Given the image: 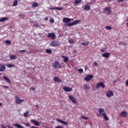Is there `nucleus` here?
Masks as SVG:
<instances>
[{
	"label": "nucleus",
	"mask_w": 128,
	"mask_h": 128,
	"mask_svg": "<svg viewBox=\"0 0 128 128\" xmlns=\"http://www.w3.org/2000/svg\"><path fill=\"white\" fill-rule=\"evenodd\" d=\"M2 86H3V88H6V89L8 88V86H6L4 85Z\"/></svg>",
	"instance_id": "nucleus-49"
},
{
	"label": "nucleus",
	"mask_w": 128,
	"mask_h": 128,
	"mask_svg": "<svg viewBox=\"0 0 128 128\" xmlns=\"http://www.w3.org/2000/svg\"><path fill=\"white\" fill-rule=\"evenodd\" d=\"M88 70V66H85V68H84V70Z\"/></svg>",
	"instance_id": "nucleus-54"
},
{
	"label": "nucleus",
	"mask_w": 128,
	"mask_h": 128,
	"mask_svg": "<svg viewBox=\"0 0 128 128\" xmlns=\"http://www.w3.org/2000/svg\"><path fill=\"white\" fill-rule=\"evenodd\" d=\"M10 60H16V56L15 55H11L10 56Z\"/></svg>",
	"instance_id": "nucleus-28"
},
{
	"label": "nucleus",
	"mask_w": 128,
	"mask_h": 128,
	"mask_svg": "<svg viewBox=\"0 0 128 128\" xmlns=\"http://www.w3.org/2000/svg\"><path fill=\"white\" fill-rule=\"evenodd\" d=\"M32 90H36V88H34V86L32 87Z\"/></svg>",
	"instance_id": "nucleus-51"
},
{
	"label": "nucleus",
	"mask_w": 128,
	"mask_h": 128,
	"mask_svg": "<svg viewBox=\"0 0 128 128\" xmlns=\"http://www.w3.org/2000/svg\"><path fill=\"white\" fill-rule=\"evenodd\" d=\"M50 44L51 46H60V41L53 40L51 42Z\"/></svg>",
	"instance_id": "nucleus-3"
},
{
	"label": "nucleus",
	"mask_w": 128,
	"mask_h": 128,
	"mask_svg": "<svg viewBox=\"0 0 128 128\" xmlns=\"http://www.w3.org/2000/svg\"><path fill=\"white\" fill-rule=\"evenodd\" d=\"M122 42H120L118 44L119 46H122Z\"/></svg>",
	"instance_id": "nucleus-58"
},
{
	"label": "nucleus",
	"mask_w": 128,
	"mask_h": 128,
	"mask_svg": "<svg viewBox=\"0 0 128 128\" xmlns=\"http://www.w3.org/2000/svg\"><path fill=\"white\" fill-rule=\"evenodd\" d=\"M20 52H26V50H20Z\"/></svg>",
	"instance_id": "nucleus-46"
},
{
	"label": "nucleus",
	"mask_w": 128,
	"mask_h": 128,
	"mask_svg": "<svg viewBox=\"0 0 128 128\" xmlns=\"http://www.w3.org/2000/svg\"><path fill=\"white\" fill-rule=\"evenodd\" d=\"M7 128H11L10 126H7Z\"/></svg>",
	"instance_id": "nucleus-60"
},
{
	"label": "nucleus",
	"mask_w": 128,
	"mask_h": 128,
	"mask_svg": "<svg viewBox=\"0 0 128 128\" xmlns=\"http://www.w3.org/2000/svg\"><path fill=\"white\" fill-rule=\"evenodd\" d=\"M84 88L85 90H90V86H88L86 84H85L84 86Z\"/></svg>",
	"instance_id": "nucleus-32"
},
{
	"label": "nucleus",
	"mask_w": 128,
	"mask_h": 128,
	"mask_svg": "<svg viewBox=\"0 0 128 128\" xmlns=\"http://www.w3.org/2000/svg\"><path fill=\"white\" fill-rule=\"evenodd\" d=\"M106 30H112V26H106Z\"/></svg>",
	"instance_id": "nucleus-36"
},
{
	"label": "nucleus",
	"mask_w": 128,
	"mask_h": 128,
	"mask_svg": "<svg viewBox=\"0 0 128 128\" xmlns=\"http://www.w3.org/2000/svg\"><path fill=\"white\" fill-rule=\"evenodd\" d=\"M123 46H128V43L126 42H122Z\"/></svg>",
	"instance_id": "nucleus-48"
},
{
	"label": "nucleus",
	"mask_w": 128,
	"mask_h": 128,
	"mask_svg": "<svg viewBox=\"0 0 128 128\" xmlns=\"http://www.w3.org/2000/svg\"><path fill=\"white\" fill-rule=\"evenodd\" d=\"M108 2H110L112 0H107Z\"/></svg>",
	"instance_id": "nucleus-61"
},
{
	"label": "nucleus",
	"mask_w": 128,
	"mask_h": 128,
	"mask_svg": "<svg viewBox=\"0 0 128 128\" xmlns=\"http://www.w3.org/2000/svg\"><path fill=\"white\" fill-rule=\"evenodd\" d=\"M44 20H48V17L45 18Z\"/></svg>",
	"instance_id": "nucleus-53"
},
{
	"label": "nucleus",
	"mask_w": 128,
	"mask_h": 128,
	"mask_svg": "<svg viewBox=\"0 0 128 128\" xmlns=\"http://www.w3.org/2000/svg\"><path fill=\"white\" fill-rule=\"evenodd\" d=\"M71 20L72 19L70 18H63V22H64V24H69Z\"/></svg>",
	"instance_id": "nucleus-13"
},
{
	"label": "nucleus",
	"mask_w": 128,
	"mask_h": 128,
	"mask_svg": "<svg viewBox=\"0 0 128 128\" xmlns=\"http://www.w3.org/2000/svg\"><path fill=\"white\" fill-rule=\"evenodd\" d=\"M3 78L4 80L6 82H8V84H11L12 82H10V80L8 79V78L6 77V76H4Z\"/></svg>",
	"instance_id": "nucleus-18"
},
{
	"label": "nucleus",
	"mask_w": 128,
	"mask_h": 128,
	"mask_svg": "<svg viewBox=\"0 0 128 128\" xmlns=\"http://www.w3.org/2000/svg\"><path fill=\"white\" fill-rule=\"evenodd\" d=\"M77 22H78H78H82V20H77Z\"/></svg>",
	"instance_id": "nucleus-56"
},
{
	"label": "nucleus",
	"mask_w": 128,
	"mask_h": 128,
	"mask_svg": "<svg viewBox=\"0 0 128 128\" xmlns=\"http://www.w3.org/2000/svg\"><path fill=\"white\" fill-rule=\"evenodd\" d=\"M68 98L72 102L73 104H76V101L74 97L72 95L69 96Z\"/></svg>",
	"instance_id": "nucleus-12"
},
{
	"label": "nucleus",
	"mask_w": 128,
	"mask_h": 128,
	"mask_svg": "<svg viewBox=\"0 0 128 128\" xmlns=\"http://www.w3.org/2000/svg\"><path fill=\"white\" fill-rule=\"evenodd\" d=\"M56 122H60V124H65L66 126H68V122H64L59 118L56 119Z\"/></svg>",
	"instance_id": "nucleus-11"
},
{
	"label": "nucleus",
	"mask_w": 128,
	"mask_h": 128,
	"mask_svg": "<svg viewBox=\"0 0 128 128\" xmlns=\"http://www.w3.org/2000/svg\"><path fill=\"white\" fill-rule=\"evenodd\" d=\"M98 112L100 116H103L105 120H108V117L106 116V111H104V108H99Z\"/></svg>",
	"instance_id": "nucleus-1"
},
{
	"label": "nucleus",
	"mask_w": 128,
	"mask_h": 128,
	"mask_svg": "<svg viewBox=\"0 0 128 128\" xmlns=\"http://www.w3.org/2000/svg\"><path fill=\"white\" fill-rule=\"evenodd\" d=\"M88 44H90V42H82V46H88Z\"/></svg>",
	"instance_id": "nucleus-35"
},
{
	"label": "nucleus",
	"mask_w": 128,
	"mask_h": 128,
	"mask_svg": "<svg viewBox=\"0 0 128 128\" xmlns=\"http://www.w3.org/2000/svg\"><path fill=\"white\" fill-rule=\"evenodd\" d=\"M67 26H74V22H72L71 23H68V24H66Z\"/></svg>",
	"instance_id": "nucleus-30"
},
{
	"label": "nucleus",
	"mask_w": 128,
	"mask_h": 128,
	"mask_svg": "<svg viewBox=\"0 0 128 128\" xmlns=\"http://www.w3.org/2000/svg\"><path fill=\"white\" fill-rule=\"evenodd\" d=\"M78 72H80V74H82V72H84V70H82V68L78 69Z\"/></svg>",
	"instance_id": "nucleus-37"
},
{
	"label": "nucleus",
	"mask_w": 128,
	"mask_h": 128,
	"mask_svg": "<svg viewBox=\"0 0 128 128\" xmlns=\"http://www.w3.org/2000/svg\"><path fill=\"white\" fill-rule=\"evenodd\" d=\"M49 10H56V7L55 8H51V7H50L48 8Z\"/></svg>",
	"instance_id": "nucleus-42"
},
{
	"label": "nucleus",
	"mask_w": 128,
	"mask_h": 128,
	"mask_svg": "<svg viewBox=\"0 0 128 128\" xmlns=\"http://www.w3.org/2000/svg\"><path fill=\"white\" fill-rule=\"evenodd\" d=\"M18 0H14L12 4L13 6H18Z\"/></svg>",
	"instance_id": "nucleus-27"
},
{
	"label": "nucleus",
	"mask_w": 128,
	"mask_h": 128,
	"mask_svg": "<svg viewBox=\"0 0 128 128\" xmlns=\"http://www.w3.org/2000/svg\"><path fill=\"white\" fill-rule=\"evenodd\" d=\"M28 114H30V111H26L24 113V116L25 118H28Z\"/></svg>",
	"instance_id": "nucleus-26"
},
{
	"label": "nucleus",
	"mask_w": 128,
	"mask_h": 128,
	"mask_svg": "<svg viewBox=\"0 0 128 128\" xmlns=\"http://www.w3.org/2000/svg\"><path fill=\"white\" fill-rule=\"evenodd\" d=\"M48 38H50L52 40H54L56 38V34L54 33H48Z\"/></svg>",
	"instance_id": "nucleus-7"
},
{
	"label": "nucleus",
	"mask_w": 128,
	"mask_h": 128,
	"mask_svg": "<svg viewBox=\"0 0 128 128\" xmlns=\"http://www.w3.org/2000/svg\"><path fill=\"white\" fill-rule=\"evenodd\" d=\"M102 88H106V86H104V84L102 82H100L98 83L96 85V88H98L100 87Z\"/></svg>",
	"instance_id": "nucleus-6"
},
{
	"label": "nucleus",
	"mask_w": 128,
	"mask_h": 128,
	"mask_svg": "<svg viewBox=\"0 0 128 128\" xmlns=\"http://www.w3.org/2000/svg\"><path fill=\"white\" fill-rule=\"evenodd\" d=\"M54 80L56 82H62V80L60 79L58 77H54Z\"/></svg>",
	"instance_id": "nucleus-16"
},
{
	"label": "nucleus",
	"mask_w": 128,
	"mask_h": 128,
	"mask_svg": "<svg viewBox=\"0 0 128 128\" xmlns=\"http://www.w3.org/2000/svg\"><path fill=\"white\" fill-rule=\"evenodd\" d=\"M15 98L16 104H22V102L24 100L20 99V97H18V96H16Z\"/></svg>",
	"instance_id": "nucleus-4"
},
{
	"label": "nucleus",
	"mask_w": 128,
	"mask_h": 128,
	"mask_svg": "<svg viewBox=\"0 0 128 128\" xmlns=\"http://www.w3.org/2000/svg\"><path fill=\"white\" fill-rule=\"evenodd\" d=\"M102 58H110V53L108 52H106L103 54H102Z\"/></svg>",
	"instance_id": "nucleus-15"
},
{
	"label": "nucleus",
	"mask_w": 128,
	"mask_h": 128,
	"mask_svg": "<svg viewBox=\"0 0 128 128\" xmlns=\"http://www.w3.org/2000/svg\"><path fill=\"white\" fill-rule=\"evenodd\" d=\"M7 68H14L16 66L14 64H6Z\"/></svg>",
	"instance_id": "nucleus-29"
},
{
	"label": "nucleus",
	"mask_w": 128,
	"mask_h": 128,
	"mask_svg": "<svg viewBox=\"0 0 128 128\" xmlns=\"http://www.w3.org/2000/svg\"><path fill=\"white\" fill-rule=\"evenodd\" d=\"M100 52H106L105 48H102L100 50Z\"/></svg>",
	"instance_id": "nucleus-38"
},
{
	"label": "nucleus",
	"mask_w": 128,
	"mask_h": 128,
	"mask_svg": "<svg viewBox=\"0 0 128 128\" xmlns=\"http://www.w3.org/2000/svg\"><path fill=\"white\" fill-rule=\"evenodd\" d=\"M62 58H64V62L65 63L68 62V58L66 56H62Z\"/></svg>",
	"instance_id": "nucleus-21"
},
{
	"label": "nucleus",
	"mask_w": 128,
	"mask_h": 128,
	"mask_svg": "<svg viewBox=\"0 0 128 128\" xmlns=\"http://www.w3.org/2000/svg\"><path fill=\"white\" fill-rule=\"evenodd\" d=\"M32 8H38V4L37 2H34L32 6Z\"/></svg>",
	"instance_id": "nucleus-24"
},
{
	"label": "nucleus",
	"mask_w": 128,
	"mask_h": 128,
	"mask_svg": "<svg viewBox=\"0 0 128 128\" xmlns=\"http://www.w3.org/2000/svg\"><path fill=\"white\" fill-rule=\"evenodd\" d=\"M52 68L55 69L62 68V64L58 63V61L56 60L53 64Z\"/></svg>",
	"instance_id": "nucleus-2"
},
{
	"label": "nucleus",
	"mask_w": 128,
	"mask_h": 128,
	"mask_svg": "<svg viewBox=\"0 0 128 128\" xmlns=\"http://www.w3.org/2000/svg\"><path fill=\"white\" fill-rule=\"evenodd\" d=\"M68 42L70 44H72L74 43V40L72 39L69 40Z\"/></svg>",
	"instance_id": "nucleus-31"
},
{
	"label": "nucleus",
	"mask_w": 128,
	"mask_h": 128,
	"mask_svg": "<svg viewBox=\"0 0 128 128\" xmlns=\"http://www.w3.org/2000/svg\"><path fill=\"white\" fill-rule=\"evenodd\" d=\"M56 10H64V8L62 7H56Z\"/></svg>",
	"instance_id": "nucleus-33"
},
{
	"label": "nucleus",
	"mask_w": 128,
	"mask_h": 128,
	"mask_svg": "<svg viewBox=\"0 0 128 128\" xmlns=\"http://www.w3.org/2000/svg\"><path fill=\"white\" fill-rule=\"evenodd\" d=\"M107 12V14H112V10H110V8L109 7L106 8L103 11V12Z\"/></svg>",
	"instance_id": "nucleus-10"
},
{
	"label": "nucleus",
	"mask_w": 128,
	"mask_h": 128,
	"mask_svg": "<svg viewBox=\"0 0 128 128\" xmlns=\"http://www.w3.org/2000/svg\"><path fill=\"white\" fill-rule=\"evenodd\" d=\"M8 20V18L7 17H2L0 18V22H6V20Z\"/></svg>",
	"instance_id": "nucleus-19"
},
{
	"label": "nucleus",
	"mask_w": 128,
	"mask_h": 128,
	"mask_svg": "<svg viewBox=\"0 0 128 128\" xmlns=\"http://www.w3.org/2000/svg\"><path fill=\"white\" fill-rule=\"evenodd\" d=\"M6 65H0V72H4L6 70Z\"/></svg>",
	"instance_id": "nucleus-17"
},
{
	"label": "nucleus",
	"mask_w": 128,
	"mask_h": 128,
	"mask_svg": "<svg viewBox=\"0 0 128 128\" xmlns=\"http://www.w3.org/2000/svg\"><path fill=\"white\" fill-rule=\"evenodd\" d=\"M84 9L86 10H90V6L86 5L84 7Z\"/></svg>",
	"instance_id": "nucleus-23"
},
{
	"label": "nucleus",
	"mask_w": 128,
	"mask_h": 128,
	"mask_svg": "<svg viewBox=\"0 0 128 128\" xmlns=\"http://www.w3.org/2000/svg\"><path fill=\"white\" fill-rule=\"evenodd\" d=\"M62 89L65 92H72V88L66 87V86H64Z\"/></svg>",
	"instance_id": "nucleus-14"
},
{
	"label": "nucleus",
	"mask_w": 128,
	"mask_h": 128,
	"mask_svg": "<svg viewBox=\"0 0 128 128\" xmlns=\"http://www.w3.org/2000/svg\"><path fill=\"white\" fill-rule=\"evenodd\" d=\"M30 128H38V127H36L34 126H32Z\"/></svg>",
	"instance_id": "nucleus-55"
},
{
	"label": "nucleus",
	"mask_w": 128,
	"mask_h": 128,
	"mask_svg": "<svg viewBox=\"0 0 128 128\" xmlns=\"http://www.w3.org/2000/svg\"><path fill=\"white\" fill-rule=\"evenodd\" d=\"M126 86H128V80L126 81Z\"/></svg>",
	"instance_id": "nucleus-47"
},
{
	"label": "nucleus",
	"mask_w": 128,
	"mask_h": 128,
	"mask_svg": "<svg viewBox=\"0 0 128 128\" xmlns=\"http://www.w3.org/2000/svg\"><path fill=\"white\" fill-rule=\"evenodd\" d=\"M96 116H100V114H96Z\"/></svg>",
	"instance_id": "nucleus-57"
},
{
	"label": "nucleus",
	"mask_w": 128,
	"mask_h": 128,
	"mask_svg": "<svg viewBox=\"0 0 128 128\" xmlns=\"http://www.w3.org/2000/svg\"><path fill=\"white\" fill-rule=\"evenodd\" d=\"M6 44H10V40H6Z\"/></svg>",
	"instance_id": "nucleus-40"
},
{
	"label": "nucleus",
	"mask_w": 128,
	"mask_h": 128,
	"mask_svg": "<svg viewBox=\"0 0 128 128\" xmlns=\"http://www.w3.org/2000/svg\"><path fill=\"white\" fill-rule=\"evenodd\" d=\"M55 128H64V127H62L60 126H58L56 127Z\"/></svg>",
	"instance_id": "nucleus-50"
},
{
	"label": "nucleus",
	"mask_w": 128,
	"mask_h": 128,
	"mask_svg": "<svg viewBox=\"0 0 128 128\" xmlns=\"http://www.w3.org/2000/svg\"><path fill=\"white\" fill-rule=\"evenodd\" d=\"M34 26L35 28H39L40 27V25H38V24H36L34 25Z\"/></svg>",
	"instance_id": "nucleus-45"
},
{
	"label": "nucleus",
	"mask_w": 128,
	"mask_h": 128,
	"mask_svg": "<svg viewBox=\"0 0 128 128\" xmlns=\"http://www.w3.org/2000/svg\"><path fill=\"white\" fill-rule=\"evenodd\" d=\"M50 22H51L52 24H54V20L52 18H51L50 19Z\"/></svg>",
	"instance_id": "nucleus-39"
},
{
	"label": "nucleus",
	"mask_w": 128,
	"mask_h": 128,
	"mask_svg": "<svg viewBox=\"0 0 128 128\" xmlns=\"http://www.w3.org/2000/svg\"><path fill=\"white\" fill-rule=\"evenodd\" d=\"M74 24H78V20H76L74 22H73Z\"/></svg>",
	"instance_id": "nucleus-43"
},
{
	"label": "nucleus",
	"mask_w": 128,
	"mask_h": 128,
	"mask_svg": "<svg viewBox=\"0 0 128 128\" xmlns=\"http://www.w3.org/2000/svg\"><path fill=\"white\" fill-rule=\"evenodd\" d=\"M82 0H75L74 2V4H78L80 2H82Z\"/></svg>",
	"instance_id": "nucleus-25"
},
{
	"label": "nucleus",
	"mask_w": 128,
	"mask_h": 128,
	"mask_svg": "<svg viewBox=\"0 0 128 128\" xmlns=\"http://www.w3.org/2000/svg\"><path fill=\"white\" fill-rule=\"evenodd\" d=\"M24 124H25L26 126H28V127L30 126V124L28 123H26Z\"/></svg>",
	"instance_id": "nucleus-41"
},
{
	"label": "nucleus",
	"mask_w": 128,
	"mask_h": 128,
	"mask_svg": "<svg viewBox=\"0 0 128 128\" xmlns=\"http://www.w3.org/2000/svg\"><path fill=\"white\" fill-rule=\"evenodd\" d=\"M106 96L108 98H112V96H114V92H112V91L110 90H108L106 92Z\"/></svg>",
	"instance_id": "nucleus-5"
},
{
	"label": "nucleus",
	"mask_w": 128,
	"mask_h": 128,
	"mask_svg": "<svg viewBox=\"0 0 128 128\" xmlns=\"http://www.w3.org/2000/svg\"><path fill=\"white\" fill-rule=\"evenodd\" d=\"M119 116L122 118H126L128 116V112L126 111L122 112L120 114Z\"/></svg>",
	"instance_id": "nucleus-9"
},
{
	"label": "nucleus",
	"mask_w": 128,
	"mask_h": 128,
	"mask_svg": "<svg viewBox=\"0 0 128 128\" xmlns=\"http://www.w3.org/2000/svg\"><path fill=\"white\" fill-rule=\"evenodd\" d=\"M31 122H34L35 126H40V123H38V121H36L35 120H32Z\"/></svg>",
	"instance_id": "nucleus-22"
},
{
	"label": "nucleus",
	"mask_w": 128,
	"mask_h": 128,
	"mask_svg": "<svg viewBox=\"0 0 128 128\" xmlns=\"http://www.w3.org/2000/svg\"><path fill=\"white\" fill-rule=\"evenodd\" d=\"M46 54H52V51L50 49H47V50H46Z\"/></svg>",
	"instance_id": "nucleus-34"
},
{
	"label": "nucleus",
	"mask_w": 128,
	"mask_h": 128,
	"mask_svg": "<svg viewBox=\"0 0 128 128\" xmlns=\"http://www.w3.org/2000/svg\"><path fill=\"white\" fill-rule=\"evenodd\" d=\"M94 78V76L92 75H88L86 77L84 78V80L86 82H88L90 80H92Z\"/></svg>",
	"instance_id": "nucleus-8"
},
{
	"label": "nucleus",
	"mask_w": 128,
	"mask_h": 128,
	"mask_svg": "<svg viewBox=\"0 0 128 128\" xmlns=\"http://www.w3.org/2000/svg\"><path fill=\"white\" fill-rule=\"evenodd\" d=\"M2 106V103L0 102V106Z\"/></svg>",
	"instance_id": "nucleus-59"
},
{
	"label": "nucleus",
	"mask_w": 128,
	"mask_h": 128,
	"mask_svg": "<svg viewBox=\"0 0 128 128\" xmlns=\"http://www.w3.org/2000/svg\"><path fill=\"white\" fill-rule=\"evenodd\" d=\"M13 126H14V128H24L22 127V126L20 124H13Z\"/></svg>",
	"instance_id": "nucleus-20"
},
{
	"label": "nucleus",
	"mask_w": 128,
	"mask_h": 128,
	"mask_svg": "<svg viewBox=\"0 0 128 128\" xmlns=\"http://www.w3.org/2000/svg\"><path fill=\"white\" fill-rule=\"evenodd\" d=\"M82 118H84V120H88V117H84V116H81Z\"/></svg>",
	"instance_id": "nucleus-44"
},
{
	"label": "nucleus",
	"mask_w": 128,
	"mask_h": 128,
	"mask_svg": "<svg viewBox=\"0 0 128 128\" xmlns=\"http://www.w3.org/2000/svg\"><path fill=\"white\" fill-rule=\"evenodd\" d=\"M94 64H95V66H98V64L96 62H94Z\"/></svg>",
	"instance_id": "nucleus-52"
}]
</instances>
